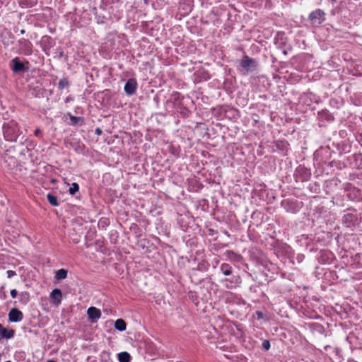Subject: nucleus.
I'll use <instances>...</instances> for the list:
<instances>
[{"label":"nucleus","instance_id":"nucleus-1","mask_svg":"<svg viewBox=\"0 0 362 362\" xmlns=\"http://www.w3.org/2000/svg\"><path fill=\"white\" fill-rule=\"evenodd\" d=\"M2 128L4 139L8 141H16L21 133L18 123L14 120L4 122Z\"/></svg>","mask_w":362,"mask_h":362},{"label":"nucleus","instance_id":"nucleus-2","mask_svg":"<svg viewBox=\"0 0 362 362\" xmlns=\"http://www.w3.org/2000/svg\"><path fill=\"white\" fill-rule=\"evenodd\" d=\"M258 66L259 63L257 59L244 54L240 61L238 69L243 75H247L257 71Z\"/></svg>","mask_w":362,"mask_h":362},{"label":"nucleus","instance_id":"nucleus-3","mask_svg":"<svg viewBox=\"0 0 362 362\" xmlns=\"http://www.w3.org/2000/svg\"><path fill=\"white\" fill-rule=\"evenodd\" d=\"M326 14L324 11L317 8L313 11L308 16V21L314 28H318L325 21Z\"/></svg>","mask_w":362,"mask_h":362},{"label":"nucleus","instance_id":"nucleus-4","mask_svg":"<svg viewBox=\"0 0 362 362\" xmlns=\"http://www.w3.org/2000/svg\"><path fill=\"white\" fill-rule=\"evenodd\" d=\"M281 206L286 211L296 214L301 209L303 203L297 200L286 199L281 201Z\"/></svg>","mask_w":362,"mask_h":362},{"label":"nucleus","instance_id":"nucleus-5","mask_svg":"<svg viewBox=\"0 0 362 362\" xmlns=\"http://www.w3.org/2000/svg\"><path fill=\"white\" fill-rule=\"evenodd\" d=\"M18 49L16 50V53L18 54H23L25 56L31 55L33 53V44L32 42L25 38H21L18 41Z\"/></svg>","mask_w":362,"mask_h":362},{"label":"nucleus","instance_id":"nucleus-6","mask_svg":"<svg viewBox=\"0 0 362 362\" xmlns=\"http://www.w3.org/2000/svg\"><path fill=\"white\" fill-rule=\"evenodd\" d=\"M346 197L354 202H358L362 199V194L360 189L352 185L351 183L346 184L344 187Z\"/></svg>","mask_w":362,"mask_h":362},{"label":"nucleus","instance_id":"nucleus-7","mask_svg":"<svg viewBox=\"0 0 362 362\" xmlns=\"http://www.w3.org/2000/svg\"><path fill=\"white\" fill-rule=\"evenodd\" d=\"M357 219L356 210L354 209H348L347 212L343 216L341 221L344 226L351 228L354 226Z\"/></svg>","mask_w":362,"mask_h":362},{"label":"nucleus","instance_id":"nucleus-8","mask_svg":"<svg viewBox=\"0 0 362 362\" xmlns=\"http://www.w3.org/2000/svg\"><path fill=\"white\" fill-rule=\"evenodd\" d=\"M10 68L15 74L25 72L28 69V67L25 66V64L18 57H14L10 62Z\"/></svg>","mask_w":362,"mask_h":362},{"label":"nucleus","instance_id":"nucleus-9","mask_svg":"<svg viewBox=\"0 0 362 362\" xmlns=\"http://www.w3.org/2000/svg\"><path fill=\"white\" fill-rule=\"evenodd\" d=\"M138 88V83L136 78H129L125 83L124 90L128 96L136 94Z\"/></svg>","mask_w":362,"mask_h":362},{"label":"nucleus","instance_id":"nucleus-10","mask_svg":"<svg viewBox=\"0 0 362 362\" xmlns=\"http://www.w3.org/2000/svg\"><path fill=\"white\" fill-rule=\"evenodd\" d=\"M349 165L353 168H362V153H354L348 157Z\"/></svg>","mask_w":362,"mask_h":362},{"label":"nucleus","instance_id":"nucleus-11","mask_svg":"<svg viewBox=\"0 0 362 362\" xmlns=\"http://www.w3.org/2000/svg\"><path fill=\"white\" fill-rule=\"evenodd\" d=\"M0 41L5 47H8L13 44L15 36L10 31H4L0 35Z\"/></svg>","mask_w":362,"mask_h":362},{"label":"nucleus","instance_id":"nucleus-12","mask_svg":"<svg viewBox=\"0 0 362 362\" xmlns=\"http://www.w3.org/2000/svg\"><path fill=\"white\" fill-rule=\"evenodd\" d=\"M23 318V313L17 308H11L8 313V320L11 322H21Z\"/></svg>","mask_w":362,"mask_h":362},{"label":"nucleus","instance_id":"nucleus-13","mask_svg":"<svg viewBox=\"0 0 362 362\" xmlns=\"http://www.w3.org/2000/svg\"><path fill=\"white\" fill-rule=\"evenodd\" d=\"M276 150L281 152L284 156L286 155L289 144L286 140H276L274 142Z\"/></svg>","mask_w":362,"mask_h":362},{"label":"nucleus","instance_id":"nucleus-14","mask_svg":"<svg viewBox=\"0 0 362 362\" xmlns=\"http://www.w3.org/2000/svg\"><path fill=\"white\" fill-rule=\"evenodd\" d=\"M87 315L91 322H95L100 317L101 312L95 307H90L87 310Z\"/></svg>","mask_w":362,"mask_h":362},{"label":"nucleus","instance_id":"nucleus-15","mask_svg":"<svg viewBox=\"0 0 362 362\" xmlns=\"http://www.w3.org/2000/svg\"><path fill=\"white\" fill-rule=\"evenodd\" d=\"M15 331L12 329H6L0 323V341L10 339L14 337Z\"/></svg>","mask_w":362,"mask_h":362},{"label":"nucleus","instance_id":"nucleus-16","mask_svg":"<svg viewBox=\"0 0 362 362\" xmlns=\"http://www.w3.org/2000/svg\"><path fill=\"white\" fill-rule=\"evenodd\" d=\"M227 259L234 263H240L242 262L243 257L241 255L235 252L233 250H227L225 252Z\"/></svg>","mask_w":362,"mask_h":362},{"label":"nucleus","instance_id":"nucleus-17","mask_svg":"<svg viewBox=\"0 0 362 362\" xmlns=\"http://www.w3.org/2000/svg\"><path fill=\"white\" fill-rule=\"evenodd\" d=\"M332 253L328 250H321L320 255L319 257V261L320 263L327 264L329 263L332 259Z\"/></svg>","mask_w":362,"mask_h":362},{"label":"nucleus","instance_id":"nucleus-18","mask_svg":"<svg viewBox=\"0 0 362 362\" xmlns=\"http://www.w3.org/2000/svg\"><path fill=\"white\" fill-rule=\"evenodd\" d=\"M66 117H69V124L71 126H82L84 124V118L82 117L74 116L69 112L67 113Z\"/></svg>","mask_w":362,"mask_h":362},{"label":"nucleus","instance_id":"nucleus-19","mask_svg":"<svg viewBox=\"0 0 362 362\" xmlns=\"http://www.w3.org/2000/svg\"><path fill=\"white\" fill-rule=\"evenodd\" d=\"M320 119L327 122H332L334 120V115L330 113L327 110H322L318 113Z\"/></svg>","mask_w":362,"mask_h":362},{"label":"nucleus","instance_id":"nucleus-20","mask_svg":"<svg viewBox=\"0 0 362 362\" xmlns=\"http://www.w3.org/2000/svg\"><path fill=\"white\" fill-rule=\"evenodd\" d=\"M50 296L54 303L59 304L62 301V293L60 289L55 288L52 291Z\"/></svg>","mask_w":362,"mask_h":362},{"label":"nucleus","instance_id":"nucleus-21","mask_svg":"<svg viewBox=\"0 0 362 362\" xmlns=\"http://www.w3.org/2000/svg\"><path fill=\"white\" fill-rule=\"evenodd\" d=\"M177 110L183 117H188L191 114V111L188 108L184 107L181 103H179Z\"/></svg>","mask_w":362,"mask_h":362},{"label":"nucleus","instance_id":"nucleus-22","mask_svg":"<svg viewBox=\"0 0 362 362\" xmlns=\"http://www.w3.org/2000/svg\"><path fill=\"white\" fill-rule=\"evenodd\" d=\"M127 328V324L123 319H117L115 321V329L120 332L124 331Z\"/></svg>","mask_w":362,"mask_h":362},{"label":"nucleus","instance_id":"nucleus-23","mask_svg":"<svg viewBox=\"0 0 362 362\" xmlns=\"http://www.w3.org/2000/svg\"><path fill=\"white\" fill-rule=\"evenodd\" d=\"M117 358L119 362H130L132 356L128 352L123 351L117 354Z\"/></svg>","mask_w":362,"mask_h":362},{"label":"nucleus","instance_id":"nucleus-24","mask_svg":"<svg viewBox=\"0 0 362 362\" xmlns=\"http://www.w3.org/2000/svg\"><path fill=\"white\" fill-rule=\"evenodd\" d=\"M129 230L135 234L136 238L142 236V230L136 223H132L129 226Z\"/></svg>","mask_w":362,"mask_h":362},{"label":"nucleus","instance_id":"nucleus-25","mask_svg":"<svg viewBox=\"0 0 362 362\" xmlns=\"http://www.w3.org/2000/svg\"><path fill=\"white\" fill-rule=\"evenodd\" d=\"M298 173H302V177L300 178V181L304 182L308 180L310 177V173L304 168H298L297 169Z\"/></svg>","mask_w":362,"mask_h":362},{"label":"nucleus","instance_id":"nucleus-26","mask_svg":"<svg viewBox=\"0 0 362 362\" xmlns=\"http://www.w3.org/2000/svg\"><path fill=\"white\" fill-rule=\"evenodd\" d=\"M168 151L170 153H171L175 157H179L180 153V146L174 144H170V146H168Z\"/></svg>","mask_w":362,"mask_h":362},{"label":"nucleus","instance_id":"nucleus-27","mask_svg":"<svg viewBox=\"0 0 362 362\" xmlns=\"http://www.w3.org/2000/svg\"><path fill=\"white\" fill-rule=\"evenodd\" d=\"M220 269L225 276H229L232 274V267L228 263H223Z\"/></svg>","mask_w":362,"mask_h":362},{"label":"nucleus","instance_id":"nucleus-28","mask_svg":"<svg viewBox=\"0 0 362 362\" xmlns=\"http://www.w3.org/2000/svg\"><path fill=\"white\" fill-rule=\"evenodd\" d=\"M47 201L49 202V203L52 206H57L59 205V202L58 201L57 197L56 196H54V194H52L51 193L47 194Z\"/></svg>","mask_w":362,"mask_h":362},{"label":"nucleus","instance_id":"nucleus-29","mask_svg":"<svg viewBox=\"0 0 362 362\" xmlns=\"http://www.w3.org/2000/svg\"><path fill=\"white\" fill-rule=\"evenodd\" d=\"M67 276V270L64 269H60L56 272L55 279L57 280H62L66 279Z\"/></svg>","mask_w":362,"mask_h":362},{"label":"nucleus","instance_id":"nucleus-30","mask_svg":"<svg viewBox=\"0 0 362 362\" xmlns=\"http://www.w3.org/2000/svg\"><path fill=\"white\" fill-rule=\"evenodd\" d=\"M19 300L23 304H27L30 301V293L28 291L21 292L19 295Z\"/></svg>","mask_w":362,"mask_h":362},{"label":"nucleus","instance_id":"nucleus-31","mask_svg":"<svg viewBox=\"0 0 362 362\" xmlns=\"http://www.w3.org/2000/svg\"><path fill=\"white\" fill-rule=\"evenodd\" d=\"M222 111L225 112L226 115L228 114V117H235V115L237 112V110L228 106L223 107Z\"/></svg>","mask_w":362,"mask_h":362},{"label":"nucleus","instance_id":"nucleus-32","mask_svg":"<svg viewBox=\"0 0 362 362\" xmlns=\"http://www.w3.org/2000/svg\"><path fill=\"white\" fill-rule=\"evenodd\" d=\"M69 86V81L68 78H63L58 83V88L59 90H62L65 88H68Z\"/></svg>","mask_w":362,"mask_h":362},{"label":"nucleus","instance_id":"nucleus-33","mask_svg":"<svg viewBox=\"0 0 362 362\" xmlns=\"http://www.w3.org/2000/svg\"><path fill=\"white\" fill-rule=\"evenodd\" d=\"M221 282L226 288L233 289L235 288V286L233 284V281L229 279H224L221 281Z\"/></svg>","mask_w":362,"mask_h":362},{"label":"nucleus","instance_id":"nucleus-34","mask_svg":"<svg viewBox=\"0 0 362 362\" xmlns=\"http://www.w3.org/2000/svg\"><path fill=\"white\" fill-rule=\"evenodd\" d=\"M79 190V185L76 182H74L71 184L69 189V192L71 195H74Z\"/></svg>","mask_w":362,"mask_h":362},{"label":"nucleus","instance_id":"nucleus-35","mask_svg":"<svg viewBox=\"0 0 362 362\" xmlns=\"http://www.w3.org/2000/svg\"><path fill=\"white\" fill-rule=\"evenodd\" d=\"M172 97L175 102H180L183 99V96L179 92H173L172 94Z\"/></svg>","mask_w":362,"mask_h":362},{"label":"nucleus","instance_id":"nucleus-36","mask_svg":"<svg viewBox=\"0 0 362 362\" xmlns=\"http://www.w3.org/2000/svg\"><path fill=\"white\" fill-rule=\"evenodd\" d=\"M227 246V244H224V243H215L212 245V249L214 250V251H216L218 252L219 250Z\"/></svg>","mask_w":362,"mask_h":362},{"label":"nucleus","instance_id":"nucleus-37","mask_svg":"<svg viewBox=\"0 0 362 362\" xmlns=\"http://www.w3.org/2000/svg\"><path fill=\"white\" fill-rule=\"evenodd\" d=\"M270 342L269 340H264L262 343V348L265 350V351H268L269 349H270Z\"/></svg>","mask_w":362,"mask_h":362},{"label":"nucleus","instance_id":"nucleus-38","mask_svg":"<svg viewBox=\"0 0 362 362\" xmlns=\"http://www.w3.org/2000/svg\"><path fill=\"white\" fill-rule=\"evenodd\" d=\"M6 273H7L8 278H11V277H13V276L16 275V272L15 271H12V270H8V271H7Z\"/></svg>","mask_w":362,"mask_h":362},{"label":"nucleus","instance_id":"nucleus-39","mask_svg":"<svg viewBox=\"0 0 362 362\" xmlns=\"http://www.w3.org/2000/svg\"><path fill=\"white\" fill-rule=\"evenodd\" d=\"M10 293L13 298H16V296H18V291L16 289H12Z\"/></svg>","mask_w":362,"mask_h":362},{"label":"nucleus","instance_id":"nucleus-40","mask_svg":"<svg viewBox=\"0 0 362 362\" xmlns=\"http://www.w3.org/2000/svg\"><path fill=\"white\" fill-rule=\"evenodd\" d=\"M41 133H42L41 129H40V128H37V129H36L35 130V132H34V135H35V136H37V137H39V136H40V135L41 134Z\"/></svg>","mask_w":362,"mask_h":362},{"label":"nucleus","instance_id":"nucleus-41","mask_svg":"<svg viewBox=\"0 0 362 362\" xmlns=\"http://www.w3.org/2000/svg\"><path fill=\"white\" fill-rule=\"evenodd\" d=\"M225 295H226V300L228 301L232 298V296H233V293L231 292H226Z\"/></svg>","mask_w":362,"mask_h":362},{"label":"nucleus","instance_id":"nucleus-42","mask_svg":"<svg viewBox=\"0 0 362 362\" xmlns=\"http://www.w3.org/2000/svg\"><path fill=\"white\" fill-rule=\"evenodd\" d=\"M256 315L258 319H262L263 317V313L261 311H256Z\"/></svg>","mask_w":362,"mask_h":362},{"label":"nucleus","instance_id":"nucleus-43","mask_svg":"<svg viewBox=\"0 0 362 362\" xmlns=\"http://www.w3.org/2000/svg\"><path fill=\"white\" fill-rule=\"evenodd\" d=\"M95 133L97 135H100L102 134V130L100 128H97L95 131Z\"/></svg>","mask_w":362,"mask_h":362},{"label":"nucleus","instance_id":"nucleus-44","mask_svg":"<svg viewBox=\"0 0 362 362\" xmlns=\"http://www.w3.org/2000/svg\"><path fill=\"white\" fill-rule=\"evenodd\" d=\"M71 100H72V98L71 96H68L66 99H65V103H67L69 102H70Z\"/></svg>","mask_w":362,"mask_h":362},{"label":"nucleus","instance_id":"nucleus-45","mask_svg":"<svg viewBox=\"0 0 362 362\" xmlns=\"http://www.w3.org/2000/svg\"><path fill=\"white\" fill-rule=\"evenodd\" d=\"M206 76L204 77V80H205V81H206V80L209 79V78H210V77H209V74H206Z\"/></svg>","mask_w":362,"mask_h":362},{"label":"nucleus","instance_id":"nucleus-46","mask_svg":"<svg viewBox=\"0 0 362 362\" xmlns=\"http://www.w3.org/2000/svg\"><path fill=\"white\" fill-rule=\"evenodd\" d=\"M21 34L23 35L25 33V30L24 29H22L21 31H20Z\"/></svg>","mask_w":362,"mask_h":362},{"label":"nucleus","instance_id":"nucleus-47","mask_svg":"<svg viewBox=\"0 0 362 362\" xmlns=\"http://www.w3.org/2000/svg\"><path fill=\"white\" fill-rule=\"evenodd\" d=\"M283 54H285V55H286V54H288V52H287V51H286V50H285V49H284V50H283Z\"/></svg>","mask_w":362,"mask_h":362},{"label":"nucleus","instance_id":"nucleus-48","mask_svg":"<svg viewBox=\"0 0 362 362\" xmlns=\"http://www.w3.org/2000/svg\"><path fill=\"white\" fill-rule=\"evenodd\" d=\"M100 223H101V224L103 223V225H105L104 221H101V220H100Z\"/></svg>","mask_w":362,"mask_h":362},{"label":"nucleus","instance_id":"nucleus-49","mask_svg":"<svg viewBox=\"0 0 362 362\" xmlns=\"http://www.w3.org/2000/svg\"><path fill=\"white\" fill-rule=\"evenodd\" d=\"M100 223H101V224L103 223V225H105L104 221H101V220H100Z\"/></svg>","mask_w":362,"mask_h":362},{"label":"nucleus","instance_id":"nucleus-50","mask_svg":"<svg viewBox=\"0 0 362 362\" xmlns=\"http://www.w3.org/2000/svg\"><path fill=\"white\" fill-rule=\"evenodd\" d=\"M47 362H56V361H53V360H49Z\"/></svg>","mask_w":362,"mask_h":362},{"label":"nucleus","instance_id":"nucleus-51","mask_svg":"<svg viewBox=\"0 0 362 362\" xmlns=\"http://www.w3.org/2000/svg\"><path fill=\"white\" fill-rule=\"evenodd\" d=\"M25 63H26L27 64H29V62H28V61H27V60H25Z\"/></svg>","mask_w":362,"mask_h":362},{"label":"nucleus","instance_id":"nucleus-52","mask_svg":"<svg viewBox=\"0 0 362 362\" xmlns=\"http://www.w3.org/2000/svg\"><path fill=\"white\" fill-rule=\"evenodd\" d=\"M116 1H119V0H115V3Z\"/></svg>","mask_w":362,"mask_h":362},{"label":"nucleus","instance_id":"nucleus-53","mask_svg":"<svg viewBox=\"0 0 362 362\" xmlns=\"http://www.w3.org/2000/svg\"><path fill=\"white\" fill-rule=\"evenodd\" d=\"M5 362H11V361H5Z\"/></svg>","mask_w":362,"mask_h":362}]
</instances>
